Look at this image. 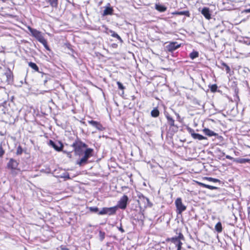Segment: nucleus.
I'll list each match as a JSON object with an SVG mask.
<instances>
[{
  "instance_id": "f257e3e1",
  "label": "nucleus",
  "mask_w": 250,
  "mask_h": 250,
  "mask_svg": "<svg viewBox=\"0 0 250 250\" xmlns=\"http://www.w3.org/2000/svg\"><path fill=\"white\" fill-rule=\"evenodd\" d=\"M72 146L76 155L80 156L87 147V145L79 139H77L72 144Z\"/></svg>"
},
{
  "instance_id": "f03ea898",
  "label": "nucleus",
  "mask_w": 250,
  "mask_h": 250,
  "mask_svg": "<svg viewBox=\"0 0 250 250\" xmlns=\"http://www.w3.org/2000/svg\"><path fill=\"white\" fill-rule=\"evenodd\" d=\"M138 202L141 208H146L147 207H150L149 199L144 196L143 194L139 193L138 194Z\"/></svg>"
},
{
  "instance_id": "7ed1b4c3",
  "label": "nucleus",
  "mask_w": 250,
  "mask_h": 250,
  "mask_svg": "<svg viewBox=\"0 0 250 250\" xmlns=\"http://www.w3.org/2000/svg\"><path fill=\"white\" fill-rule=\"evenodd\" d=\"M29 30L32 36L36 38L39 42L42 44H45L46 40L44 39L41 32L31 27H29Z\"/></svg>"
},
{
  "instance_id": "20e7f679",
  "label": "nucleus",
  "mask_w": 250,
  "mask_h": 250,
  "mask_svg": "<svg viewBox=\"0 0 250 250\" xmlns=\"http://www.w3.org/2000/svg\"><path fill=\"white\" fill-rule=\"evenodd\" d=\"M184 237L183 235L180 233L178 236L168 238V241H171L177 247V250H181L182 248V243L181 242V240H184Z\"/></svg>"
},
{
  "instance_id": "39448f33",
  "label": "nucleus",
  "mask_w": 250,
  "mask_h": 250,
  "mask_svg": "<svg viewBox=\"0 0 250 250\" xmlns=\"http://www.w3.org/2000/svg\"><path fill=\"white\" fill-rule=\"evenodd\" d=\"M175 204L176 207V212L178 214H181L184 211H185L187 207L182 203V199L181 198H178L175 201Z\"/></svg>"
},
{
  "instance_id": "423d86ee",
  "label": "nucleus",
  "mask_w": 250,
  "mask_h": 250,
  "mask_svg": "<svg viewBox=\"0 0 250 250\" xmlns=\"http://www.w3.org/2000/svg\"><path fill=\"white\" fill-rule=\"evenodd\" d=\"M116 211V207L104 208L98 212L99 215H104L107 214L109 215L114 214Z\"/></svg>"
},
{
  "instance_id": "0eeeda50",
  "label": "nucleus",
  "mask_w": 250,
  "mask_h": 250,
  "mask_svg": "<svg viewBox=\"0 0 250 250\" xmlns=\"http://www.w3.org/2000/svg\"><path fill=\"white\" fill-rule=\"evenodd\" d=\"M128 200V197L124 195L119 201L118 203V207L121 209H124L126 207L127 203Z\"/></svg>"
},
{
  "instance_id": "6e6552de",
  "label": "nucleus",
  "mask_w": 250,
  "mask_h": 250,
  "mask_svg": "<svg viewBox=\"0 0 250 250\" xmlns=\"http://www.w3.org/2000/svg\"><path fill=\"white\" fill-rule=\"evenodd\" d=\"M49 145L58 151H62L63 146V144L60 141L55 142L52 140H50Z\"/></svg>"
},
{
  "instance_id": "1a4fd4ad",
  "label": "nucleus",
  "mask_w": 250,
  "mask_h": 250,
  "mask_svg": "<svg viewBox=\"0 0 250 250\" xmlns=\"http://www.w3.org/2000/svg\"><path fill=\"white\" fill-rule=\"evenodd\" d=\"M180 45L176 42H172L166 46V49L168 52H172L179 48Z\"/></svg>"
},
{
  "instance_id": "9d476101",
  "label": "nucleus",
  "mask_w": 250,
  "mask_h": 250,
  "mask_svg": "<svg viewBox=\"0 0 250 250\" xmlns=\"http://www.w3.org/2000/svg\"><path fill=\"white\" fill-rule=\"evenodd\" d=\"M88 123L90 125H91L92 126L95 127V128H96L98 130H99L100 131H102V130H104V128L102 125V124L98 122L93 121V120H90V121H88Z\"/></svg>"
},
{
  "instance_id": "9b49d317",
  "label": "nucleus",
  "mask_w": 250,
  "mask_h": 250,
  "mask_svg": "<svg viewBox=\"0 0 250 250\" xmlns=\"http://www.w3.org/2000/svg\"><path fill=\"white\" fill-rule=\"evenodd\" d=\"M19 163L17 161L13 158H11L7 164V167L9 168L12 169H17Z\"/></svg>"
},
{
  "instance_id": "f8f14e48",
  "label": "nucleus",
  "mask_w": 250,
  "mask_h": 250,
  "mask_svg": "<svg viewBox=\"0 0 250 250\" xmlns=\"http://www.w3.org/2000/svg\"><path fill=\"white\" fill-rule=\"evenodd\" d=\"M109 6L105 7V9L102 14L103 16H105L107 15H112L113 13V9L112 7L110 6V4L108 3Z\"/></svg>"
},
{
  "instance_id": "ddd939ff",
  "label": "nucleus",
  "mask_w": 250,
  "mask_h": 250,
  "mask_svg": "<svg viewBox=\"0 0 250 250\" xmlns=\"http://www.w3.org/2000/svg\"><path fill=\"white\" fill-rule=\"evenodd\" d=\"M201 13L207 19H211V14L209 8L204 7L201 11Z\"/></svg>"
},
{
  "instance_id": "4468645a",
  "label": "nucleus",
  "mask_w": 250,
  "mask_h": 250,
  "mask_svg": "<svg viewBox=\"0 0 250 250\" xmlns=\"http://www.w3.org/2000/svg\"><path fill=\"white\" fill-rule=\"evenodd\" d=\"M5 76L6 78V82L8 84H11L13 82V74L12 72L8 69L5 73Z\"/></svg>"
},
{
  "instance_id": "2eb2a0df",
  "label": "nucleus",
  "mask_w": 250,
  "mask_h": 250,
  "mask_svg": "<svg viewBox=\"0 0 250 250\" xmlns=\"http://www.w3.org/2000/svg\"><path fill=\"white\" fill-rule=\"evenodd\" d=\"M93 151V149L90 148H86L84 151V156L83 157L86 158L87 160L89 158L92 156V152Z\"/></svg>"
},
{
  "instance_id": "dca6fc26",
  "label": "nucleus",
  "mask_w": 250,
  "mask_h": 250,
  "mask_svg": "<svg viewBox=\"0 0 250 250\" xmlns=\"http://www.w3.org/2000/svg\"><path fill=\"white\" fill-rule=\"evenodd\" d=\"M205 134L208 136H217L218 134L208 128H205L203 130Z\"/></svg>"
},
{
  "instance_id": "f3484780",
  "label": "nucleus",
  "mask_w": 250,
  "mask_h": 250,
  "mask_svg": "<svg viewBox=\"0 0 250 250\" xmlns=\"http://www.w3.org/2000/svg\"><path fill=\"white\" fill-rule=\"evenodd\" d=\"M155 7V9L160 12H164L167 10V7L162 4H156Z\"/></svg>"
},
{
  "instance_id": "a211bd4d",
  "label": "nucleus",
  "mask_w": 250,
  "mask_h": 250,
  "mask_svg": "<svg viewBox=\"0 0 250 250\" xmlns=\"http://www.w3.org/2000/svg\"><path fill=\"white\" fill-rule=\"evenodd\" d=\"M192 137L196 140H202L203 139L207 140V138L206 137L202 136L198 133H192Z\"/></svg>"
},
{
  "instance_id": "6ab92c4d",
  "label": "nucleus",
  "mask_w": 250,
  "mask_h": 250,
  "mask_svg": "<svg viewBox=\"0 0 250 250\" xmlns=\"http://www.w3.org/2000/svg\"><path fill=\"white\" fill-rule=\"evenodd\" d=\"M46 2L53 8H57L58 4V0H45Z\"/></svg>"
},
{
  "instance_id": "aec40b11",
  "label": "nucleus",
  "mask_w": 250,
  "mask_h": 250,
  "mask_svg": "<svg viewBox=\"0 0 250 250\" xmlns=\"http://www.w3.org/2000/svg\"><path fill=\"white\" fill-rule=\"evenodd\" d=\"M174 15H185L187 17H189L190 13L188 11H176L173 13Z\"/></svg>"
},
{
  "instance_id": "412c9836",
  "label": "nucleus",
  "mask_w": 250,
  "mask_h": 250,
  "mask_svg": "<svg viewBox=\"0 0 250 250\" xmlns=\"http://www.w3.org/2000/svg\"><path fill=\"white\" fill-rule=\"evenodd\" d=\"M166 118L167 120V123L170 126H174V120L169 115H167Z\"/></svg>"
},
{
  "instance_id": "4be33fe9",
  "label": "nucleus",
  "mask_w": 250,
  "mask_h": 250,
  "mask_svg": "<svg viewBox=\"0 0 250 250\" xmlns=\"http://www.w3.org/2000/svg\"><path fill=\"white\" fill-rule=\"evenodd\" d=\"M198 184L200 186H202V187L206 188H208V189H211V190L217 189V188L216 187H214V186H210V185H207V184H204V183H198Z\"/></svg>"
},
{
  "instance_id": "5701e85b",
  "label": "nucleus",
  "mask_w": 250,
  "mask_h": 250,
  "mask_svg": "<svg viewBox=\"0 0 250 250\" xmlns=\"http://www.w3.org/2000/svg\"><path fill=\"white\" fill-rule=\"evenodd\" d=\"M87 159L83 156L79 161H77L76 164L80 166H83L87 163Z\"/></svg>"
},
{
  "instance_id": "b1692460",
  "label": "nucleus",
  "mask_w": 250,
  "mask_h": 250,
  "mask_svg": "<svg viewBox=\"0 0 250 250\" xmlns=\"http://www.w3.org/2000/svg\"><path fill=\"white\" fill-rule=\"evenodd\" d=\"M215 229L216 231L218 233H220L222 231L223 229L221 222H219L216 224L215 226Z\"/></svg>"
},
{
  "instance_id": "393cba45",
  "label": "nucleus",
  "mask_w": 250,
  "mask_h": 250,
  "mask_svg": "<svg viewBox=\"0 0 250 250\" xmlns=\"http://www.w3.org/2000/svg\"><path fill=\"white\" fill-rule=\"evenodd\" d=\"M159 111L158 109L156 108H154L151 111V115L152 117L156 118L158 117L159 115Z\"/></svg>"
},
{
  "instance_id": "a878e982",
  "label": "nucleus",
  "mask_w": 250,
  "mask_h": 250,
  "mask_svg": "<svg viewBox=\"0 0 250 250\" xmlns=\"http://www.w3.org/2000/svg\"><path fill=\"white\" fill-rule=\"evenodd\" d=\"M28 65L31 68H32V69L35 70L36 71L39 72V67L35 63L32 62H29L28 63Z\"/></svg>"
},
{
  "instance_id": "bb28decb",
  "label": "nucleus",
  "mask_w": 250,
  "mask_h": 250,
  "mask_svg": "<svg viewBox=\"0 0 250 250\" xmlns=\"http://www.w3.org/2000/svg\"><path fill=\"white\" fill-rule=\"evenodd\" d=\"M199 56V53L197 51H193L189 54V57L192 60L197 58Z\"/></svg>"
},
{
  "instance_id": "cd10ccee",
  "label": "nucleus",
  "mask_w": 250,
  "mask_h": 250,
  "mask_svg": "<svg viewBox=\"0 0 250 250\" xmlns=\"http://www.w3.org/2000/svg\"><path fill=\"white\" fill-rule=\"evenodd\" d=\"M110 32L111 33V35L112 37H113L114 38H116L118 39L119 40L122 41L121 38L118 35V34L117 33H116L115 32H114L112 30H110Z\"/></svg>"
},
{
  "instance_id": "c85d7f7f",
  "label": "nucleus",
  "mask_w": 250,
  "mask_h": 250,
  "mask_svg": "<svg viewBox=\"0 0 250 250\" xmlns=\"http://www.w3.org/2000/svg\"><path fill=\"white\" fill-rule=\"evenodd\" d=\"M221 64L222 66L225 67V68H226V71L227 73H229L230 71V67H229V66L226 63H225L223 62H221Z\"/></svg>"
},
{
  "instance_id": "c756f323",
  "label": "nucleus",
  "mask_w": 250,
  "mask_h": 250,
  "mask_svg": "<svg viewBox=\"0 0 250 250\" xmlns=\"http://www.w3.org/2000/svg\"><path fill=\"white\" fill-rule=\"evenodd\" d=\"M99 237L101 241H102L105 237V232L102 231H99Z\"/></svg>"
},
{
  "instance_id": "7c9ffc66",
  "label": "nucleus",
  "mask_w": 250,
  "mask_h": 250,
  "mask_svg": "<svg viewBox=\"0 0 250 250\" xmlns=\"http://www.w3.org/2000/svg\"><path fill=\"white\" fill-rule=\"evenodd\" d=\"M5 153V151L2 148V144H0V158H2Z\"/></svg>"
},
{
  "instance_id": "2f4dec72",
  "label": "nucleus",
  "mask_w": 250,
  "mask_h": 250,
  "mask_svg": "<svg viewBox=\"0 0 250 250\" xmlns=\"http://www.w3.org/2000/svg\"><path fill=\"white\" fill-rule=\"evenodd\" d=\"M209 181L213 182H220V181L219 179L213 178L211 177H206V178Z\"/></svg>"
},
{
  "instance_id": "473e14b6",
  "label": "nucleus",
  "mask_w": 250,
  "mask_h": 250,
  "mask_svg": "<svg viewBox=\"0 0 250 250\" xmlns=\"http://www.w3.org/2000/svg\"><path fill=\"white\" fill-rule=\"evenodd\" d=\"M22 147L20 146H19L17 148L16 154H17V155H21L22 154Z\"/></svg>"
},
{
  "instance_id": "72a5a7b5",
  "label": "nucleus",
  "mask_w": 250,
  "mask_h": 250,
  "mask_svg": "<svg viewBox=\"0 0 250 250\" xmlns=\"http://www.w3.org/2000/svg\"><path fill=\"white\" fill-rule=\"evenodd\" d=\"M89 210L91 212H97L99 210V209L97 207H90L89 208Z\"/></svg>"
},
{
  "instance_id": "f704fd0d",
  "label": "nucleus",
  "mask_w": 250,
  "mask_h": 250,
  "mask_svg": "<svg viewBox=\"0 0 250 250\" xmlns=\"http://www.w3.org/2000/svg\"><path fill=\"white\" fill-rule=\"evenodd\" d=\"M210 90L214 92H215L217 90V86L216 85V84H212L211 85V86H210Z\"/></svg>"
},
{
  "instance_id": "c9c22d12",
  "label": "nucleus",
  "mask_w": 250,
  "mask_h": 250,
  "mask_svg": "<svg viewBox=\"0 0 250 250\" xmlns=\"http://www.w3.org/2000/svg\"><path fill=\"white\" fill-rule=\"evenodd\" d=\"M117 84L118 88L119 89H120L121 90H124L125 88V86L120 82H117Z\"/></svg>"
},
{
  "instance_id": "e433bc0d",
  "label": "nucleus",
  "mask_w": 250,
  "mask_h": 250,
  "mask_svg": "<svg viewBox=\"0 0 250 250\" xmlns=\"http://www.w3.org/2000/svg\"><path fill=\"white\" fill-rule=\"evenodd\" d=\"M226 158L227 159H229V160H232L234 159V158L233 157H232L231 156H230L229 155H226Z\"/></svg>"
},
{
  "instance_id": "4c0bfd02",
  "label": "nucleus",
  "mask_w": 250,
  "mask_h": 250,
  "mask_svg": "<svg viewBox=\"0 0 250 250\" xmlns=\"http://www.w3.org/2000/svg\"><path fill=\"white\" fill-rule=\"evenodd\" d=\"M63 177L65 178H67V179H70V177H69V174L68 173H65L63 176Z\"/></svg>"
},
{
  "instance_id": "58836bf2",
  "label": "nucleus",
  "mask_w": 250,
  "mask_h": 250,
  "mask_svg": "<svg viewBox=\"0 0 250 250\" xmlns=\"http://www.w3.org/2000/svg\"><path fill=\"white\" fill-rule=\"evenodd\" d=\"M43 45V46L45 47V48L47 49V50H49V47L47 45V41H46V43L45 44H42Z\"/></svg>"
},
{
  "instance_id": "ea45409f",
  "label": "nucleus",
  "mask_w": 250,
  "mask_h": 250,
  "mask_svg": "<svg viewBox=\"0 0 250 250\" xmlns=\"http://www.w3.org/2000/svg\"><path fill=\"white\" fill-rule=\"evenodd\" d=\"M43 45V46L45 47V48L47 49V50H49V47L47 45V41H46V43L45 44H42Z\"/></svg>"
},
{
  "instance_id": "a19ab883",
  "label": "nucleus",
  "mask_w": 250,
  "mask_h": 250,
  "mask_svg": "<svg viewBox=\"0 0 250 250\" xmlns=\"http://www.w3.org/2000/svg\"><path fill=\"white\" fill-rule=\"evenodd\" d=\"M189 132L190 133L191 135L192 136V133H195L193 129L190 128L189 129Z\"/></svg>"
},
{
  "instance_id": "79ce46f5",
  "label": "nucleus",
  "mask_w": 250,
  "mask_h": 250,
  "mask_svg": "<svg viewBox=\"0 0 250 250\" xmlns=\"http://www.w3.org/2000/svg\"><path fill=\"white\" fill-rule=\"evenodd\" d=\"M119 229L122 232H125V230L124 229L122 228V227H120L119 228Z\"/></svg>"
},
{
  "instance_id": "37998d69",
  "label": "nucleus",
  "mask_w": 250,
  "mask_h": 250,
  "mask_svg": "<svg viewBox=\"0 0 250 250\" xmlns=\"http://www.w3.org/2000/svg\"><path fill=\"white\" fill-rule=\"evenodd\" d=\"M245 161H246V160H245V159H241V160L239 161V162H240V163H244V162H245Z\"/></svg>"
},
{
  "instance_id": "c03bdc74",
  "label": "nucleus",
  "mask_w": 250,
  "mask_h": 250,
  "mask_svg": "<svg viewBox=\"0 0 250 250\" xmlns=\"http://www.w3.org/2000/svg\"><path fill=\"white\" fill-rule=\"evenodd\" d=\"M62 250H69L66 248H62Z\"/></svg>"
},
{
  "instance_id": "a18cd8bd",
  "label": "nucleus",
  "mask_w": 250,
  "mask_h": 250,
  "mask_svg": "<svg viewBox=\"0 0 250 250\" xmlns=\"http://www.w3.org/2000/svg\"><path fill=\"white\" fill-rule=\"evenodd\" d=\"M246 12H249V13H250V9H247V10H246Z\"/></svg>"
},
{
  "instance_id": "49530a36",
  "label": "nucleus",
  "mask_w": 250,
  "mask_h": 250,
  "mask_svg": "<svg viewBox=\"0 0 250 250\" xmlns=\"http://www.w3.org/2000/svg\"><path fill=\"white\" fill-rule=\"evenodd\" d=\"M47 82V80H45L44 81V84H45Z\"/></svg>"
}]
</instances>
